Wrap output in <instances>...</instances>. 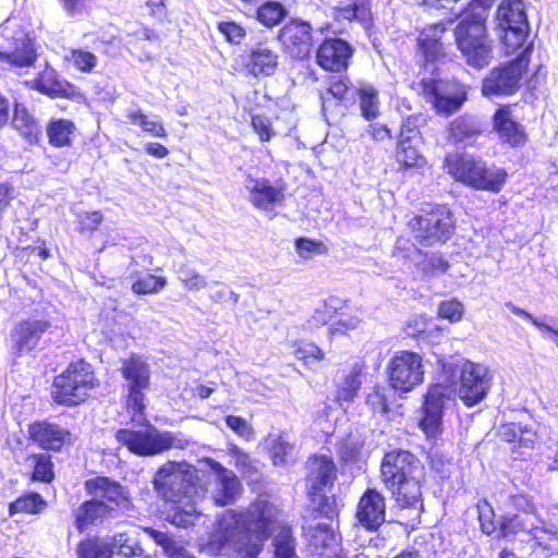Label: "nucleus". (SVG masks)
I'll return each mask as SVG.
<instances>
[{
  "label": "nucleus",
  "mask_w": 558,
  "mask_h": 558,
  "mask_svg": "<svg viewBox=\"0 0 558 558\" xmlns=\"http://www.w3.org/2000/svg\"><path fill=\"white\" fill-rule=\"evenodd\" d=\"M225 539L239 544L250 558L259 554L264 542L279 530L274 538L275 558H296V542L290 527L281 525L279 509L267 498L259 497L246 512L227 513L219 524Z\"/></svg>",
  "instance_id": "obj_1"
},
{
  "label": "nucleus",
  "mask_w": 558,
  "mask_h": 558,
  "mask_svg": "<svg viewBox=\"0 0 558 558\" xmlns=\"http://www.w3.org/2000/svg\"><path fill=\"white\" fill-rule=\"evenodd\" d=\"M153 484L159 496L178 506L180 511L174 515L178 525H194L202 517L196 504L205 496V489L194 465L168 461L157 470Z\"/></svg>",
  "instance_id": "obj_2"
},
{
  "label": "nucleus",
  "mask_w": 558,
  "mask_h": 558,
  "mask_svg": "<svg viewBox=\"0 0 558 558\" xmlns=\"http://www.w3.org/2000/svg\"><path fill=\"white\" fill-rule=\"evenodd\" d=\"M380 477L399 507H422L425 469L410 451L392 450L387 452L381 461Z\"/></svg>",
  "instance_id": "obj_3"
},
{
  "label": "nucleus",
  "mask_w": 558,
  "mask_h": 558,
  "mask_svg": "<svg viewBox=\"0 0 558 558\" xmlns=\"http://www.w3.org/2000/svg\"><path fill=\"white\" fill-rule=\"evenodd\" d=\"M483 11L466 12L454 29L456 43L468 65L487 66L492 60L493 43L487 35Z\"/></svg>",
  "instance_id": "obj_4"
},
{
  "label": "nucleus",
  "mask_w": 558,
  "mask_h": 558,
  "mask_svg": "<svg viewBox=\"0 0 558 558\" xmlns=\"http://www.w3.org/2000/svg\"><path fill=\"white\" fill-rule=\"evenodd\" d=\"M445 167L457 181L477 190L498 192L507 177L502 169L487 167L483 160L470 155L449 154Z\"/></svg>",
  "instance_id": "obj_5"
},
{
  "label": "nucleus",
  "mask_w": 558,
  "mask_h": 558,
  "mask_svg": "<svg viewBox=\"0 0 558 558\" xmlns=\"http://www.w3.org/2000/svg\"><path fill=\"white\" fill-rule=\"evenodd\" d=\"M96 386L92 365L81 360L54 377L51 396L58 404L73 407L84 402Z\"/></svg>",
  "instance_id": "obj_6"
},
{
  "label": "nucleus",
  "mask_w": 558,
  "mask_h": 558,
  "mask_svg": "<svg viewBox=\"0 0 558 558\" xmlns=\"http://www.w3.org/2000/svg\"><path fill=\"white\" fill-rule=\"evenodd\" d=\"M117 440L137 456H155L171 448L184 449L189 441L171 432H159L155 427L142 430L119 429Z\"/></svg>",
  "instance_id": "obj_7"
},
{
  "label": "nucleus",
  "mask_w": 558,
  "mask_h": 558,
  "mask_svg": "<svg viewBox=\"0 0 558 558\" xmlns=\"http://www.w3.org/2000/svg\"><path fill=\"white\" fill-rule=\"evenodd\" d=\"M532 49V44H529L513 61L490 70L482 83L483 95L486 97L510 96L517 93L527 69Z\"/></svg>",
  "instance_id": "obj_8"
},
{
  "label": "nucleus",
  "mask_w": 558,
  "mask_h": 558,
  "mask_svg": "<svg viewBox=\"0 0 558 558\" xmlns=\"http://www.w3.org/2000/svg\"><path fill=\"white\" fill-rule=\"evenodd\" d=\"M390 386L401 392H409L423 383V359L412 351H397L387 366Z\"/></svg>",
  "instance_id": "obj_9"
},
{
  "label": "nucleus",
  "mask_w": 558,
  "mask_h": 558,
  "mask_svg": "<svg viewBox=\"0 0 558 558\" xmlns=\"http://www.w3.org/2000/svg\"><path fill=\"white\" fill-rule=\"evenodd\" d=\"M459 374L458 396L468 407L475 405L485 399L492 386V376L486 366L471 361L456 364Z\"/></svg>",
  "instance_id": "obj_10"
},
{
  "label": "nucleus",
  "mask_w": 558,
  "mask_h": 558,
  "mask_svg": "<svg viewBox=\"0 0 558 558\" xmlns=\"http://www.w3.org/2000/svg\"><path fill=\"white\" fill-rule=\"evenodd\" d=\"M410 225L415 239L426 246L447 241L454 230L453 217L445 206H438L425 215L415 217Z\"/></svg>",
  "instance_id": "obj_11"
},
{
  "label": "nucleus",
  "mask_w": 558,
  "mask_h": 558,
  "mask_svg": "<svg viewBox=\"0 0 558 558\" xmlns=\"http://www.w3.org/2000/svg\"><path fill=\"white\" fill-rule=\"evenodd\" d=\"M0 59L17 68H27L36 61V53L28 38L20 25L8 21L0 27Z\"/></svg>",
  "instance_id": "obj_12"
},
{
  "label": "nucleus",
  "mask_w": 558,
  "mask_h": 558,
  "mask_svg": "<svg viewBox=\"0 0 558 558\" xmlns=\"http://www.w3.org/2000/svg\"><path fill=\"white\" fill-rule=\"evenodd\" d=\"M121 373L128 390V407L134 414H143L145 391L150 384L149 364L144 357L132 354L122 362Z\"/></svg>",
  "instance_id": "obj_13"
},
{
  "label": "nucleus",
  "mask_w": 558,
  "mask_h": 558,
  "mask_svg": "<svg viewBox=\"0 0 558 558\" xmlns=\"http://www.w3.org/2000/svg\"><path fill=\"white\" fill-rule=\"evenodd\" d=\"M422 92L438 112L450 114L457 111L465 100L463 87L456 82L442 80H423Z\"/></svg>",
  "instance_id": "obj_14"
},
{
  "label": "nucleus",
  "mask_w": 558,
  "mask_h": 558,
  "mask_svg": "<svg viewBox=\"0 0 558 558\" xmlns=\"http://www.w3.org/2000/svg\"><path fill=\"white\" fill-rule=\"evenodd\" d=\"M501 532L505 537L518 534L519 532L527 533L534 541L535 545L543 550L553 553L554 545L550 543L555 532L553 526H545V523L534 515L533 518L514 514L505 518L501 523Z\"/></svg>",
  "instance_id": "obj_15"
},
{
  "label": "nucleus",
  "mask_w": 558,
  "mask_h": 558,
  "mask_svg": "<svg viewBox=\"0 0 558 558\" xmlns=\"http://www.w3.org/2000/svg\"><path fill=\"white\" fill-rule=\"evenodd\" d=\"M51 324L46 319H25L19 322L11 330V352L14 356H22L36 349L43 335Z\"/></svg>",
  "instance_id": "obj_16"
},
{
  "label": "nucleus",
  "mask_w": 558,
  "mask_h": 558,
  "mask_svg": "<svg viewBox=\"0 0 558 558\" xmlns=\"http://www.w3.org/2000/svg\"><path fill=\"white\" fill-rule=\"evenodd\" d=\"M86 487L90 494L111 505L113 512L130 515L133 510V504L129 497V490L116 481L108 477H97L86 482Z\"/></svg>",
  "instance_id": "obj_17"
},
{
  "label": "nucleus",
  "mask_w": 558,
  "mask_h": 558,
  "mask_svg": "<svg viewBox=\"0 0 558 558\" xmlns=\"http://www.w3.org/2000/svg\"><path fill=\"white\" fill-rule=\"evenodd\" d=\"M203 463L211 472L216 486L211 499L217 506H227L234 501L241 490L238 476L214 459H204Z\"/></svg>",
  "instance_id": "obj_18"
},
{
  "label": "nucleus",
  "mask_w": 558,
  "mask_h": 558,
  "mask_svg": "<svg viewBox=\"0 0 558 558\" xmlns=\"http://www.w3.org/2000/svg\"><path fill=\"white\" fill-rule=\"evenodd\" d=\"M312 27L305 22H291L279 33V40L293 59L303 60L312 49Z\"/></svg>",
  "instance_id": "obj_19"
},
{
  "label": "nucleus",
  "mask_w": 558,
  "mask_h": 558,
  "mask_svg": "<svg viewBox=\"0 0 558 558\" xmlns=\"http://www.w3.org/2000/svg\"><path fill=\"white\" fill-rule=\"evenodd\" d=\"M396 254L421 267L427 276L445 274L449 268L448 260L440 253L424 254L407 240L397 241Z\"/></svg>",
  "instance_id": "obj_20"
},
{
  "label": "nucleus",
  "mask_w": 558,
  "mask_h": 558,
  "mask_svg": "<svg viewBox=\"0 0 558 558\" xmlns=\"http://www.w3.org/2000/svg\"><path fill=\"white\" fill-rule=\"evenodd\" d=\"M306 484L311 495H320L332 487L337 478V466L332 458L315 456L307 461Z\"/></svg>",
  "instance_id": "obj_21"
},
{
  "label": "nucleus",
  "mask_w": 558,
  "mask_h": 558,
  "mask_svg": "<svg viewBox=\"0 0 558 558\" xmlns=\"http://www.w3.org/2000/svg\"><path fill=\"white\" fill-rule=\"evenodd\" d=\"M356 518L367 530H377L386 518L385 497L376 489H367L360 498Z\"/></svg>",
  "instance_id": "obj_22"
},
{
  "label": "nucleus",
  "mask_w": 558,
  "mask_h": 558,
  "mask_svg": "<svg viewBox=\"0 0 558 558\" xmlns=\"http://www.w3.org/2000/svg\"><path fill=\"white\" fill-rule=\"evenodd\" d=\"M352 56L351 46L340 38L326 39L317 50L318 64L328 71L345 70Z\"/></svg>",
  "instance_id": "obj_23"
},
{
  "label": "nucleus",
  "mask_w": 558,
  "mask_h": 558,
  "mask_svg": "<svg viewBox=\"0 0 558 558\" xmlns=\"http://www.w3.org/2000/svg\"><path fill=\"white\" fill-rule=\"evenodd\" d=\"M445 395L440 387L429 389L425 397L421 428L427 437H436L442 432V410Z\"/></svg>",
  "instance_id": "obj_24"
},
{
  "label": "nucleus",
  "mask_w": 558,
  "mask_h": 558,
  "mask_svg": "<svg viewBox=\"0 0 558 558\" xmlns=\"http://www.w3.org/2000/svg\"><path fill=\"white\" fill-rule=\"evenodd\" d=\"M31 438L41 448L60 450L70 441V433L54 423L37 422L29 426Z\"/></svg>",
  "instance_id": "obj_25"
},
{
  "label": "nucleus",
  "mask_w": 558,
  "mask_h": 558,
  "mask_svg": "<svg viewBox=\"0 0 558 558\" xmlns=\"http://www.w3.org/2000/svg\"><path fill=\"white\" fill-rule=\"evenodd\" d=\"M244 184L250 193V201L259 209L269 210L275 204L283 199L282 192L266 179H255L247 175Z\"/></svg>",
  "instance_id": "obj_26"
},
{
  "label": "nucleus",
  "mask_w": 558,
  "mask_h": 558,
  "mask_svg": "<svg viewBox=\"0 0 558 558\" xmlns=\"http://www.w3.org/2000/svg\"><path fill=\"white\" fill-rule=\"evenodd\" d=\"M494 129L506 143L517 146L525 142L524 128L518 123L510 107L499 108L494 114Z\"/></svg>",
  "instance_id": "obj_27"
},
{
  "label": "nucleus",
  "mask_w": 558,
  "mask_h": 558,
  "mask_svg": "<svg viewBox=\"0 0 558 558\" xmlns=\"http://www.w3.org/2000/svg\"><path fill=\"white\" fill-rule=\"evenodd\" d=\"M111 505L95 497L92 500L82 504L75 512V524L80 531H84L87 525L105 518H117Z\"/></svg>",
  "instance_id": "obj_28"
},
{
  "label": "nucleus",
  "mask_w": 558,
  "mask_h": 558,
  "mask_svg": "<svg viewBox=\"0 0 558 558\" xmlns=\"http://www.w3.org/2000/svg\"><path fill=\"white\" fill-rule=\"evenodd\" d=\"M278 68V54L267 46L259 44L251 50L247 69L254 76L271 75Z\"/></svg>",
  "instance_id": "obj_29"
},
{
  "label": "nucleus",
  "mask_w": 558,
  "mask_h": 558,
  "mask_svg": "<svg viewBox=\"0 0 558 558\" xmlns=\"http://www.w3.org/2000/svg\"><path fill=\"white\" fill-rule=\"evenodd\" d=\"M498 28L529 25L522 0H502L496 14Z\"/></svg>",
  "instance_id": "obj_30"
},
{
  "label": "nucleus",
  "mask_w": 558,
  "mask_h": 558,
  "mask_svg": "<svg viewBox=\"0 0 558 558\" xmlns=\"http://www.w3.org/2000/svg\"><path fill=\"white\" fill-rule=\"evenodd\" d=\"M333 10L335 19L338 21H356L364 27L371 24V9L364 0H350L349 3L338 5Z\"/></svg>",
  "instance_id": "obj_31"
},
{
  "label": "nucleus",
  "mask_w": 558,
  "mask_h": 558,
  "mask_svg": "<svg viewBox=\"0 0 558 558\" xmlns=\"http://www.w3.org/2000/svg\"><path fill=\"white\" fill-rule=\"evenodd\" d=\"M12 125L29 143L36 142L41 133L38 122L21 104L15 105Z\"/></svg>",
  "instance_id": "obj_32"
},
{
  "label": "nucleus",
  "mask_w": 558,
  "mask_h": 558,
  "mask_svg": "<svg viewBox=\"0 0 558 558\" xmlns=\"http://www.w3.org/2000/svg\"><path fill=\"white\" fill-rule=\"evenodd\" d=\"M446 31L442 23L434 24L425 28L418 38V46L427 61H434L441 54L439 36Z\"/></svg>",
  "instance_id": "obj_33"
},
{
  "label": "nucleus",
  "mask_w": 558,
  "mask_h": 558,
  "mask_svg": "<svg viewBox=\"0 0 558 558\" xmlns=\"http://www.w3.org/2000/svg\"><path fill=\"white\" fill-rule=\"evenodd\" d=\"M138 535L140 533L136 530L114 535L109 542L111 549L113 550V548H117L118 554L126 558L142 556L148 558L140 544Z\"/></svg>",
  "instance_id": "obj_34"
},
{
  "label": "nucleus",
  "mask_w": 558,
  "mask_h": 558,
  "mask_svg": "<svg viewBox=\"0 0 558 558\" xmlns=\"http://www.w3.org/2000/svg\"><path fill=\"white\" fill-rule=\"evenodd\" d=\"M359 106L364 119L375 120L380 113L378 90L368 84H363L357 89Z\"/></svg>",
  "instance_id": "obj_35"
},
{
  "label": "nucleus",
  "mask_w": 558,
  "mask_h": 558,
  "mask_svg": "<svg viewBox=\"0 0 558 558\" xmlns=\"http://www.w3.org/2000/svg\"><path fill=\"white\" fill-rule=\"evenodd\" d=\"M27 470L32 471V478L49 483L53 480V464L51 458L47 453L29 454L24 462Z\"/></svg>",
  "instance_id": "obj_36"
},
{
  "label": "nucleus",
  "mask_w": 558,
  "mask_h": 558,
  "mask_svg": "<svg viewBox=\"0 0 558 558\" xmlns=\"http://www.w3.org/2000/svg\"><path fill=\"white\" fill-rule=\"evenodd\" d=\"M498 31L507 54L515 53L519 49L523 48L524 50L527 47L525 43L530 31L529 25L498 28Z\"/></svg>",
  "instance_id": "obj_37"
},
{
  "label": "nucleus",
  "mask_w": 558,
  "mask_h": 558,
  "mask_svg": "<svg viewBox=\"0 0 558 558\" xmlns=\"http://www.w3.org/2000/svg\"><path fill=\"white\" fill-rule=\"evenodd\" d=\"M361 368L354 365L347 374H343L337 381V398L341 401L351 402L361 387Z\"/></svg>",
  "instance_id": "obj_38"
},
{
  "label": "nucleus",
  "mask_w": 558,
  "mask_h": 558,
  "mask_svg": "<svg viewBox=\"0 0 558 558\" xmlns=\"http://www.w3.org/2000/svg\"><path fill=\"white\" fill-rule=\"evenodd\" d=\"M75 130L72 121L59 119L51 121L47 126V135L49 143L56 147H64L70 145L71 135Z\"/></svg>",
  "instance_id": "obj_39"
},
{
  "label": "nucleus",
  "mask_w": 558,
  "mask_h": 558,
  "mask_svg": "<svg viewBox=\"0 0 558 558\" xmlns=\"http://www.w3.org/2000/svg\"><path fill=\"white\" fill-rule=\"evenodd\" d=\"M267 442L274 464H284L287 462V458L291 456L294 448L289 439L288 434H270Z\"/></svg>",
  "instance_id": "obj_40"
},
{
  "label": "nucleus",
  "mask_w": 558,
  "mask_h": 558,
  "mask_svg": "<svg viewBox=\"0 0 558 558\" xmlns=\"http://www.w3.org/2000/svg\"><path fill=\"white\" fill-rule=\"evenodd\" d=\"M421 143H412L410 141H398L396 149L397 161L404 167H418L424 158L420 151Z\"/></svg>",
  "instance_id": "obj_41"
},
{
  "label": "nucleus",
  "mask_w": 558,
  "mask_h": 558,
  "mask_svg": "<svg viewBox=\"0 0 558 558\" xmlns=\"http://www.w3.org/2000/svg\"><path fill=\"white\" fill-rule=\"evenodd\" d=\"M77 554L80 558H111L112 549L108 541L94 538L81 542Z\"/></svg>",
  "instance_id": "obj_42"
},
{
  "label": "nucleus",
  "mask_w": 558,
  "mask_h": 558,
  "mask_svg": "<svg viewBox=\"0 0 558 558\" xmlns=\"http://www.w3.org/2000/svg\"><path fill=\"white\" fill-rule=\"evenodd\" d=\"M342 310V301L338 298H329L322 306H319L312 316L310 324L311 327H318L333 322L337 311Z\"/></svg>",
  "instance_id": "obj_43"
},
{
  "label": "nucleus",
  "mask_w": 558,
  "mask_h": 558,
  "mask_svg": "<svg viewBox=\"0 0 558 558\" xmlns=\"http://www.w3.org/2000/svg\"><path fill=\"white\" fill-rule=\"evenodd\" d=\"M177 275L183 287L189 291H199L207 287L206 278L187 264L180 265Z\"/></svg>",
  "instance_id": "obj_44"
},
{
  "label": "nucleus",
  "mask_w": 558,
  "mask_h": 558,
  "mask_svg": "<svg viewBox=\"0 0 558 558\" xmlns=\"http://www.w3.org/2000/svg\"><path fill=\"white\" fill-rule=\"evenodd\" d=\"M287 15V10L279 2L269 1L264 3L257 11V19L267 27L279 24Z\"/></svg>",
  "instance_id": "obj_45"
},
{
  "label": "nucleus",
  "mask_w": 558,
  "mask_h": 558,
  "mask_svg": "<svg viewBox=\"0 0 558 558\" xmlns=\"http://www.w3.org/2000/svg\"><path fill=\"white\" fill-rule=\"evenodd\" d=\"M132 124L140 125L144 132L156 137H166L167 132L160 121H153L141 110H130L126 114Z\"/></svg>",
  "instance_id": "obj_46"
},
{
  "label": "nucleus",
  "mask_w": 558,
  "mask_h": 558,
  "mask_svg": "<svg viewBox=\"0 0 558 558\" xmlns=\"http://www.w3.org/2000/svg\"><path fill=\"white\" fill-rule=\"evenodd\" d=\"M167 286L165 277L146 274L132 283V291L136 294L158 293Z\"/></svg>",
  "instance_id": "obj_47"
},
{
  "label": "nucleus",
  "mask_w": 558,
  "mask_h": 558,
  "mask_svg": "<svg viewBox=\"0 0 558 558\" xmlns=\"http://www.w3.org/2000/svg\"><path fill=\"white\" fill-rule=\"evenodd\" d=\"M46 502L39 494L33 493L16 499L10 505V513H38L40 512Z\"/></svg>",
  "instance_id": "obj_48"
},
{
  "label": "nucleus",
  "mask_w": 558,
  "mask_h": 558,
  "mask_svg": "<svg viewBox=\"0 0 558 558\" xmlns=\"http://www.w3.org/2000/svg\"><path fill=\"white\" fill-rule=\"evenodd\" d=\"M480 128L477 123L466 117L456 119L450 126V134L456 142H463L478 134Z\"/></svg>",
  "instance_id": "obj_49"
},
{
  "label": "nucleus",
  "mask_w": 558,
  "mask_h": 558,
  "mask_svg": "<svg viewBox=\"0 0 558 558\" xmlns=\"http://www.w3.org/2000/svg\"><path fill=\"white\" fill-rule=\"evenodd\" d=\"M339 311L340 310L337 311V315L329 326L330 336L345 335L359 328L362 323V319L357 315H350Z\"/></svg>",
  "instance_id": "obj_50"
},
{
  "label": "nucleus",
  "mask_w": 558,
  "mask_h": 558,
  "mask_svg": "<svg viewBox=\"0 0 558 558\" xmlns=\"http://www.w3.org/2000/svg\"><path fill=\"white\" fill-rule=\"evenodd\" d=\"M364 440L360 436L350 434L347 439L342 442L339 454L343 461L352 462L356 461L362 452Z\"/></svg>",
  "instance_id": "obj_51"
},
{
  "label": "nucleus",
  "mask_w": 558,
  "mask_h": 558,
  "mask_svg": "<svg viewBox=\"0 0 558 558\" xmlns=\"http://www.w3.org/2000/svg\"><path fill=\"white\" fill-rule=\"evenodd\" d=\"M294 356L306 365H312L324 359V352L313 342H302L295 347Z\"/></svg>",
  "instance_id": "obj_52"
},
{
  "label": "nucleus",
  "mask_w": 558,
  "mask_h": 558,
  "mask_svg": "<svg viewBox=\"0 0 558 558\" xmlns=\"http://www.w3.org/2000/svg\"><path fill=\"white\" fill-rule=\"evenodd\" d=\"M423 121L421 116L408 117L400 130L399 141H410L414 143H421L420 123Z\"/></svg>",
  "instance_id": "obj_53"
},
{
  "label": "nucleus",
  "mask_w": 558,
  "mask_h": 558,
  "mask_svg": "<svg viewBox=\"0 0 558 558\" xmlns=\"http://www.w3.org/2000/svg\"><path fill=\"white\" fill-rule=\"evenodd\" d=\"M69 60L82 72H92L97 65V57L82 49L72 50Z\"/></svg>",
  "instance_id": "obj_54"
},
{
  "label": "nucleus",
  "mask_w": 558,
  "mask_h": 558,
  "mask_svg": "<svg viewBox=\"0 0 558 558\" xmlns=\"http://www.w3.org/2000/svg\"><path fill=\"white\" fill-rule=\"evenodd\" d=\"M464 313V306L456 299L444 301L438 306V314L452 323L459 322Z\"/></svg>",
  "instance_id": "obj_55"
},
{
  "label": "nucleus",
  "mask_w": 558,
  "mask_h": 558,
  "mask_svg": "<svg viewBox=\"0 0 558 558\" xmlns=\"http://www.w3.org/2000/svg\"><path fill=\"white\" fill-rule=\"evenodd\" d=\"M337 536L327 524H318L311 535V543L318 548L319 546L327 548L336 543Z\"/></svg>",
  "instance_id": "obj_56"
},
{
  "label": "nucleus",
  "mask_w": 558,
  "mask_h": 558,
  "mask_svg": "<svg viewBox=\"0 0 558 558\" xmlns=\"http://www.w3.org/2000/svg\"><path fill=\"white\" fill-rule=\"evenodd\" d=\"M251 125L254 129V131L258 134L259 140L262 142H268L275 135L271 122L266 117L258 114L253 116L251 120Z\"/></svg>",
  "instance_id": "obj_57"
},
{
  "label": "nucleus",
  "mask_w": 558,
  "mask_h": 558,
  "mask_svg": "<svg viewBox=\"0 0 558 558\" xmlns=\"http://www.w3.org/2000/svg\"><path fill=\"white\" fill-rule=\"evenodd\" d=\"M102 222V215L99 211H85L78 215L80 232H93Z\"/></svg>",
  "instance_id": "obj_58"
},
{
  "label": "nucleus",
  "mask_w": 558,
  "mask_h": 558,
  "mask_svg": "<svg viewBox=\"0 0 558 558\" xmlns=\"http://www.w3.org/2000/svg\"><path fill=\"white\" fill-rule=\"evenodd\" d=\"M226 424L236 435L243 438H248L253 433L248 422L241 416L228 415L226 417Z\"/></svg>",
  "instance_id": "obj_59"
},
{
  "label": "nucleus",
  "mask_w": 558,
  "mask_h": 558,
  "mask_svg": "<svg viewBox=\"0 0 558 558\" xmlns=\"http://www.w3.org/2000/svg\"><path fill=\"white\" fill-rule=\"evenodd\" d=\"M478 520L481 523L482 531L486 534H492L496 530V524L493 520L494 512L488 504L478 505Z\"/></svg>",
  "instance_id": "obj_60"
},
{
  "label": "nucleus",
  "mask_w": 558,
  "mask_h": 558,
  "mask_svg": "<svg viewBox=\"0 0 558 558\" xmlns=\"http://www.w3.org/2000/svg\"><path fill=\"white\" fill-rule=\"evenodd\" d=\"M506 305H507V307H509L511 310V312L513 314L524 316L525 318L531 320L533 323V325H535L541 330L547 331L548 333H551V335H556V340L558 341V329L557 328H555V327H553V326H550L548 324H545L544 322L535 318L532 314H530L526 311L515 306L511 302L507 303Z\"/></svg>",
  "instance_id": "obj_61"
},
{
  "label": "nucleus",
  "mask_w": 558,
  "mask_h": 558,
  "mask_svg": "<svg viewBox=\"0 0 558 558\" xmlns=\"http://www.w3.org/2000/svg\"><path fill=\"white\" fill-rule=\"evenodd\" d=\"M218 28L229 41L234 44H239L245 36V31L233 22H222Z\"/></svg>",
  "instance_id": "obj_62"
},
{
  "label": "nucleus",
  "mask_w": 558,
  "mask_h": 558,
  "mask_svg": "<svg viewBox=\"0 0 558 558\" xmlns=\"http://www.w3.org/2000/svg\"><path fill=\"white\" fill-rule=\"evenodd\" d=\"M323 244L320 242L312 241L310 239H299L295 242V250L302 257H310V255L319 253Z\"/></svg>",
  "instance_id": "obj_63"
},
{
  "label": "nucleus",
  "mask_w": 558,
  "mask_h": 558,
  "mask_svg": "<svg viewBox=\"0 0 558 558\" xmlns=\"http://www.w3.org/2000/svg\"><path fill=\"white\" fill-rule=\"evenodd\" d=\"M514 507L522 511L523 517L533 518L534 514V505L529 500L526 496L518 495L513 497Z\"/></svg>",
  "instance_id": "obj_64"
}]
</instances>
